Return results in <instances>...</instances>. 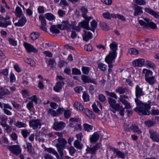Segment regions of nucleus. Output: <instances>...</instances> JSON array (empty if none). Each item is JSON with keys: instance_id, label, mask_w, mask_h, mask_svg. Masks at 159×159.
<instances>
[{"instance_id": "obj_1", "label": "nucleus", "mask_w": 159, "mask_h": 159, "mask_svg": "<svg viewBox=\"0 0 159 159\" xmlns=\"http://www.w3.org/2000/svg\"><path fill=\"white\" fill-rule=\"evenodd\" d=\"M144 95L142 88L137 85L135 88V95L136 98L135 99V102L138 106L134 111L139 112V115H149V113L148 110L150 108L151 106L149 104H144L139 100L138 98H140Z\"/></svg>"}, {"instance_id": "obj_2", "label": "nucleus", "mask_w": 159, "mask_h": 159, "mask_svg": "<svg viewBox=\"0 0 159 159\" xmlns=\"http://www.w3.org/2000/svg\"><path fill=\"white\" fill-rule=\"evenodd\" d=\"M110 47L111 51L109 52V54L105 58L106 62L108 64L111 63L116 57V51L117 49V43L115 42H113L110 44Z\"/></svg>"}, {"instance_id": "obj_3", "label": "nucleus", "mask_w": 159, "mask_h": 159, "mask_svg": "<svg viewBox=\"0 0 159 159\" xmlns=\"http://www.w3.org/2000/svg\"><path fill=\"white\" fill-rule=\"evenodd\" d=\"M58 143L56 144L57 151L59 153L61 158H62L64 156V149L65 148L66 145L67 143L66 141L64 138L58 139Z\"/></svg>"}, {"instance_id": "obj_4", "label": "nucleus", "mask_w": 159, "mask_h": 159, "mask_svg": "<svg viewBox=\"0 0 159 159\" xmlns=\"http://www.w3.org/2000/svg\"><path fill=\"white\" fill-rule=\"evenodd\" d=\"M89 24V20L86 19L85 20H83L80 22L78 24V25L76 26V23L75 22H72L71 24V29L76 30L77 31H80V29L83 28L86 29H89L88 28V26Z\"/></svg>"}, {"instance_id": "obj_5", "label": "nucleus", "mask_w": 159, "mask_h": 159, "mask_svg": "<svg viewBox=\"0 0 159 159\" xmlns=\"http://www.w3.org/2000/svg\"><path fill=\"white\" fill-rule=\"evenodd\" d=\"M143 20L146 21L144 22L142 20H139V23L140 25L145 28L150 27L153 29L157 28L156 25L152 22H149V20L147 18H144Z\"/></svg>"}, {"instance_id": "obj_6", "label": "nucleus", "mask_w": 159, "mask_h": 159, "mask_svg": "<svg viewBox=\"0 0 159 159\" xmlns=\"http://www.w3.org/2000/svg\"><path fill=\"white\" fill-rule=\"evenodd\" d=\"M7 149L14 154L17 156L20 154L21 152V149L20 146L18 145L9 146Z\"/></svg>"}, {"instance_id": "obj_7", "label": "nucleus", "mask_w": 159, "mask_h": 159, "mask_svg": "<svg viewBox=\"0 0 159 159\" xmlns=\"http://www.w3.org/2000/svg\"><path fill=\"white\" fill-rule=\"evenodd\" d=\"M29 124L30 127L34 129L38 128L40 129L41 125V123L39 119H33L29 122Z\"/></svg>"}, {"instance_id": "obj_8", "label": "nucleus", "mask_w": 159, "mask_h": 159, "mask_svg": "<svg viewBox=\"0 0 159 159\" xmlns=\"http://www.w3.org/2000/svg\"><path fill=\"white\" fill-rule=\"evenodd\" d=\"M71 24H70L67 21H63L61 24L57 25V28L61 30L66 29L68 31H71Z\"/></svg>"}, {"instance_id": "obj_9", "label": "nucleus", "mask_w": 159, "mask_h": 159, "mask_svg": "<svg viewBox=\"0 0 159 159\" xmlns=\"http://www.w3.org/2000/svg\"><path fill=\"white\" fill-rule=\"evenodd\" d=\"M108 102L110 105V106L111 107V110H118L119 108V104L116 103V101L111 98H108Z\"/></svg>"}, {"instance_id": "obj_10", "label": "nucleus", "mask_w": 159, "mask_h": 159, "mask_svg": "<svg viewBox=\"0 0 159 159\" xmlns=\"http://www.w3.org/2000/svg\"><path fill=\"white\" fill-rule=\"evenodd\" d=\"M150 138L154 142L159 143V134L157 133L152 129L149 131Z\"/></svg>"}, {"instance_id": "obj_11", "label": "nucleus", "mask_w": 159, "mask_h": 159, "mask_svg": "<svg viewBox=\"0 0 159 159\" xmlns=\"http://www.w3.org/2000/svg\"><path fill=\"white\" fill-rule=\"evenodd\" d=\"M66 124L62 121L55 122L53 126V128L57 131L61 130L65 126Z\"/></svg>"}, {"instance_id": "obj_12", "label": "nucleus", "mask_w": 159, "mask_h": 159, "mask_svg": "<svg viewBox=\"0 0 159 159\" xmlns=\"http://www.w3.org/2000/svg\"><path fill=\"white\" fill-rule=\"evenodd\" d=\"M83 40L84 41L87 42L89 39L92 38V34L89 31H87L84 30L83 33L82 34Z\"/></svg>"}, {"instance_id": "obj_13", "label": "nucleus", "mask_w": 159, "mask_h": 159, "mask_svg": "<svg viewBox=\"0 0 159 159\" xmlns=\"http://www.w3.org/2000/svg\"><path fill=\"white\" fill-rule=\"evenodd\" d=\"M24 46L27 51L29 52H38V50L33 46L29 43H24Z\"/></svg>"}, {"instance_id": "obj_14", "label": "nucleus", "mask_w": 159, "mask_h": 159, "mask_svg": "<svg viewBox=\"0 0 159 159\" xmlns=\"http://www.w3.org/2000/svg\"><path fill=\"white\" fill-rule=\"evenodd\" d=\"M81 79L85 83H90L95 84H97L95 79H92L89 77L84 75H82Z\"/></svg>"}, {"instance_id": "obj_15", "label": "nucleus", "mask_w": 159, "mask_h": 159, "mask_svg": "<svg viewBox=\"0 0 159 159\" xmlns=\"http://www.w3.org/2000/svg\"><path fill=\"white\" fill-rule=\"evenodd\" d=\"M145 62V60L143 59H139L134 61L133 62V65L135 66L142 67L143 65Z\"/></svg>"}, {"instance_id": "obj_16", "label": "nucleus", "mask_w": 159, "mask_h": 159, "mask_svg": "<svg viewBox=\"0 0 159 159\" xmlns=\"http://www.w3.org/2000/svg\"><path fill=\"white\" fill-rule=\"evenodd\" d=\"M26 22V19L24 16H22L19 20L18 22L14 24L15 26L18 27H22L24 26Z\"/></svg>"}, {"instance_id": "obj_17", "label": "nucleus", "mask_w": 159, "mask_h": 159, "mask_svg": "<svg viewBox=\"0 0 159 159\" xmlns=\"http://www.w3.org/2000/svg\"><path fill=\"white\" fill-rule=\"evenodd\" d=\"M142 9V7L136 5H135L134 6V15L136 16L142 14L143 13Z\"/></svg>"}, {"instance_id": "obj_18", "label": "nucleus", "mask_w": 159, "mask_h": 159, "mask_svg": "<svg viewBox=\"0 0 159 159\" xmlns=\"http://www.w3.org/2000/svg\"><path fill=\"white\" fill-rule=\"evenodd\" d=\"M64 84V83L63 81H58L54 87V90L57 92H59V90L62 89V86Z\"/></svg>"}, {"instance_id": "obj_19", "label": "nucleus", "mask_w": 159, "mask_h": 159, "mask_svg": "<svg viewBox=\"0 0 159 159\" xmlns=\"http://www.w3.org/2000/svg\"><path fill=\"white\" fill-rule=\"evenodd\" d=\"M145 11L157 19H159V13L156 12L153 10L148 8H145Z\"/></svg>"}, {"instance_id": "obj_20", "label": "nucleus", "mask_w": 159, "mask_h": 159, "mask_svg": "<svg viewBox=\"0 0 159 159\" xmlns=\"http://www.w3.org/2000/svg\"><path fill=\"white\" fill-rule=\"evenodd\" d=\"M112 150L116 154V156L121 158L123 159L125 157V154L124 152L119 151L118 149L113 148Z\"/></svg>"}, {"instance_id": "obj_21", "label": "nucleus", "mask_w": 159, "mask_h": 159, "mask_svg": "<svg viewBox=\"0 0 159 159\" xmlns=\"http://www.w3.org/2000/svg\"><path fill=\"white\" fill-rule=\"evenodd\" d=\"M98 148V145H96L92 148L87 147L86 151L88 153L91 154H95Z\"/></svg>"}, {"instance_id": "obj_22", "label": "nucleus", "mask_w": 159, "mask_h": 159, "mask_svg": "<svg viewBox=\"0 0 159 159\" xmlns=\"http://www.w3.org/2000/svg\"><path fill=\"white\" fill-rule=\"evenodd\" d=\"M10 110L12 109V107L9 105H5V108L3 109V111L4 113L8 116H11L12 114V112L8 110Z\"/></svg>"}, {"instance_id": "obj_23", "label": "nucleus", "mask_w": 159, "mask_h": 159, "mask_svg": "<svg viewBox=\"0 0 159 159\" xmlns=\"http://www.w3.org/2000/svg\"><path fill=\"white\" fill-rule=\"evenodd\" d=\"M129 128L131 131L137 133L138 134H140L142 133L141 130L137 125H133L129 127Z\"/></svg>"}, {"instance_id": "obj_24", "label": "nucleus", "mask_w": 159, "mask_h": 159, "mask_svg": "<svg viewBox=\"0 0 159 159\" xmlns=\"http://www.w3.org/2000/svg\"><path fill=\"white\" fill-rule=\"evenodd\" d=\"M85 114L89 118L91 119H94L95 117V116L93 114V112L88 109H84V111Z\"/></svg>"}, {"instance_id": "obj_25", "label": "nucleus", "mask_w": 159, "mask_h": 159, "mask_svg": "<svg viewBox=\"0 0 159 159\" xmlns=\"http://www.w3.org/2000/svg\"><path fill=\"white\" fill-rule=\"evenodd\" d=\"M99 137V135L97 133H94L90 137V141L91 143L95 142L98 141Z\"/></svg>"}, {"instance_id": "obj_26", "label": "nucleus", "mask_w": 159, "mask_h": 159, "mask_svg": "<svg viewBox=\"0 0 159 159\" xmlns=\"http://www.w3.org/2000/svg\"><path fill=\"white\" fill-rule=\"evenodd\" d=\"M45 150L47 152L50 153H52L55 155L57 159L59 158V156L56 150L52 148H46L45 149Z\"/></svg>"}, {"instance_id": "obj_27", "label": "nucleus", "mask_w": 159, "mask_h": 159, "mask_svg": "<svg viewBox=\"0 0 159 159\" xmlns=\"http://www.w3.org/2000/svg\"><path fill=\"white\" fill-rule=\"evenodd\" d=\"M15 13L16 16L18 17H22V16H24L22 14V11L21 9L19 6H17L16 7Z\"/></svg>"}, {"instance_id": "obj_28", "label": "nucleus", "mask_w": 159, "mask_h": 159, "mask_svg": "<svg viewBox=\"0 0 159 159\" xmlns=\"http://www.w3.org/2000/svg\"><path fill=\"white\" fill-rule=\"evenodd\" d=\"M145 80L147 82L151 85H153L156 81V80L155 79V77L154 76L147 78H145Z\"/></svg>"}, {"instance_id": "obj_29", "label": "nucleus", "mask_w": 159, "mask_h": 159, "mask_svg": "<svg viewBox=\"0 0 159 159\" xmlns=\"http://www.w3.org/2000/svg\"><path fill=\"white\" fill-rule=\"evenodd\" d=\"M39 35L40 34L39 33L34 32L30 34V37L32 40L34 41L39 38Z\"/></svg>"}, {"instance_id": "obj_30", "label": "nucleus", "mask_w": 159, "mask_h": 159, "mask_svg": "<svg viewBox=\"0 0 159 159\" xmlns=\"http://www.w3.org/2000/svg\"><path fill=\"white\" fill-rule=\"evenodd\" d=\"M143 73L145 74V78L151 77L152 74V71L146 69H144L143 70Z\"/></svg>"}, {"instance_id": "obj_31", "label": "nucleus", "mask_w": 159, "mask_h": 159, "mask_svg": "<svg viewBox=\"0 0 159 159\" xmlns=\"http://www.w3.org/2000/svg\"><path fill=\"white\" fill-rule=\"evenodd\" d=\"M11 25V22L10 21H5L2 22L0 21V27L6 28L8 25Z\"/></svg>"}, {"instance_id": "obj_32", "label": "nucleus", "mask_w": 159, "mask_h": 159, "mask_svg": "<svg viewBox=\"0 0 159 159\" xmlns=\"http://www.w3.org/2000/svg\"><path fill=\"white\" fill-rule=\"evenodd\" d=\"M57 25H52L50 28V30L51 32L53 33L58 34L60 32V31L57 29Z\"/></svg>"}, {"instance_id": "obj_33", "label": "nucleus", "mask_w": 159, "mask_h": 159, "mask_svg": "<svg viewBox=\"0 0 159 159\" xmlns=\"http://www.w3.org/2000/svg\"><path fill=\"white\" fill-rule=\"evenodd\" d=\"M74 146L77 149L81 150L83 147V145L81 143V141L78 140H75L74 143Z\"/></svg>"}, {"instance_id": "obj_34", "label": "nucleus", "mask_w": 159, "mask_h": 159, "mask_svg": "<svg viewBox=\"0 0 159 159\" xmlns=\"http://www.w3.org/2000/svg\"><path fill=\"white\" fill-rule=\"evenodd\" d=\"M112 16L113 18H118L120 20L123 21H125L126 20V19L125 17L122 15H120L118 14H113V15Z\"/></svg>"}, {"instance_id": "obj_35", "label": "nucleus", "mask_w": 159, "mask_h": 159, "mask_svg": "<svg viewBox=\"0 0 159 159\" xmlns=\"http://www.w3.org/2000/svg\"><path fill=\"white\" fill-rule=\"evenodd\" d=\"M75 107L78 110L82 111L84 109V107L82 104L78 102H76L74 103Z\"/></svg>"}, {"instance_id": "obj_36", "label": "nucleus", "mask_w": 159, "mask_h": 159, "mask_svg": "<svg viewBox=\"0 0 159 159\" xmlns=\"http://www.w3.org/2000/svg\"><path fill=\"white\" fill-rule=\"evenodd\" d=\"M100 25L102 29L105 30H109V28L108 26L106 23L103 21H100Z\"/></svg>"}, {"instance_id": "obj_37", "label": "nucleus", "mask_w": 159, "mask_h": 159, "mask_svg": "<svg viewBox=\"0 0 159 159\" xmlns=\"http://www.w3.org/2000/svg\"><path fill=\"white\" fill-rule=\"evenodd\" d=\"M45 17L49 20H51L55 19V16L51 13H47L45 15Z\"/></svg>"}, {"instance_id": "obj_38", "label": "nucleus", "mask_w": 159, "mask_h": 159, "mask_svg": "<svg viewBox=\"0 0 159 159\" xmlns=\"http://www.w3.org/2000/svg\"><path fill=\"white\" fill-rule=\"evenodd\" d=\"M119 109L118 110H111V111L114 113H115L116 111H119L120 115L122 116H124L125 109L122 108L120 105H119Z\"/></svg>"}, {"instance_id": "obj_39", "label": "nucleus", "mask_w": 159, "mask_h": 159, "mask_svg": "<svg viewBox=\"0 0 159 159\" xmlns=\"http://www.w3.org/2000/svg\"><path fill=\"white\" fill-rule=\"evenodd\" d=\"M107 66L105 64L99 63L98 64V67L102 71H105L107 70Z\"/></svg>"}, {"instance_id": "obj_40", "label": "nucleus", "mask_w": 159, "mask_h": 159, "mask_svg": "<svg viewBox=\"0 0 159 159\" xmlns=\"http://www.w3.org/2000/svg\"><path fill=\"white\" fill-rule=\"evenodd\" d=\"M15 125L16 127L19 128H25L26 126L25 123H24L19 121L16 122Z\"/></svg>"}, {"instance_id": "obj_41", "label": "nucleus", "mask_w": 159, "mask_h": 159, "mask_svg": "<svg viewBox=\"0 0 159 159\" xmlns=\"http://www.w3.org/2000/svg\"><path fill=\"white\" fill-rule=\"evenodd\" d=\"M83 126L84 129L88 132H90L93 129V126L87 124H84Z\"/></svg>"}, {"instance_id": "obj_42", "label": "nucleus", "mask_w": 159, "mask_h": 159, "mask_svg": "<svg viewBox=\"0 0 159 159\" xmlns=\"http://www.w3.org/2000/svg\"><path fill=\"white\" fill-rule=\"evenodd\" d=\"M126 89L125 88L120 87L118 88L116 90V93H119L120 94H123L125 92Z\"/></svg>"}, {"instance_id": "obj_43", "label": "nucleus", "mask_w": 159, "mask_h": 159, "mask_svg": "<svg viewBox=\"0 0 159 159\" xmlns=\"http://www.w3.org/2000/svg\"><path fill=\"white\" fill-rule=\"evenodd\" d=\"M11 102L14 107L16 109H20L21 108V105L20 104L17 103L16 102L14 101H11Z\"/></svg>"}, {"instance_id": "obj_44", "label": "nucleus", "mask_w": 159, "mask_h": 159, "mask_svg": "<svg viewBox=\"0 0 159 159\" xmlns=\"http://www.w3.org/2000/svg\"><path fill=\"white\" fill-rule=\"evenodd\" d=\"M0 89L1 90L0 91V95L2 97L3 96L8 95L10 92L7 89H3L2 88H1Z\"/></svg>"}, {"instance_id": "obj_45", "label": "nucleus", "mask_w": 159, "mask_h": 159, "mask_svg": "<svg viewBox=\"0 0 159 159\" xmlns=\"http://www.w3.org/2000/svg\"><path fill=\"white\" fill-rule=\"evenodd\" d=\"M80 10L83 13L82 14V16L84 18H85V20H86V19H88L89 20L88 18H86V14L87 13V9L84 7H82L81 8Z\"/></svg>"}, {"instance_id": "obj_46", "label": "nucleus", "mask_w": 159, "mask_h": 159, "mask_svg": "<svg viewBox=\"0 0 159 159\" xmlns=\"http://www.w3.org/2000/svg\"><path fill=\"white\" fill-rule=\"evenodd\" d=\"M39 19L41 21V25L43 26H46V21L44 16L41 15H39Z\"/></svg>"}, {"instance_id": "obj_47", "label": "nucleus", "mask_w": 159, "mask_h": 159, "mask_svg": "<svg viewBox=\"0 0 159 159\" xmlns=\"http://www.w3.org/2000/svg\"><path fill=\"white\" fill-rule=\"evenodd\" d=\"M82 97L84 102H88L89 100V95L86 92L83 93Z\"/></svg>"}, {"instance_id": "obj_48", "label": "nucleus", "mask_w": 159, "mask_h": 159, "mask_svg": "<svg viewBox=\"0 0 159 159\" xmlns=\"http://www.w3.org/2000/svg\"><path fill=\"white\" fill-rule=\"evenodd\" d=\"M21 133L25 138H26L30 134V132L27 130L24 129L21 130Z\"/></svg>"}, {"instance_id": "obj_49", "label": "nucleus", "mask_w": 159, "mask_h": 159, "mask_svg": "<svg viewBox=\"0 0 159 159\" xmlns=\"http://www.w3.org/2000/svg\"><path fill=\"white\" fill-rule=\"evenodd\" d=\"M129 53L131 55H137L139 53V51L137 49L131 48L129 50Z\"/></svg>"}, {"instance_id": "obj_50", "label": "nucleus", "mask_w": 159, "mask_h": 159, "mask_svg": "<svg viewBox=\"0 0 159 159\" xmlns=\"http://www.w3.org/2000/svg\"><path fill=\"white\" fill-rule=\"evenodd\" d=\"M113 14H111L109 12H106L102 14V16L103 17L107 19H110L111 17L112 18V15Z\"/></svg>"}, {"instance_id": "obj_51", "label": "nucleus", "mask_w": 159, "mask_h": 159, "mask_svg": "<svg viewBox=\"0 0 159 159\" xmlns=\"http://www.w3.org/2000/svg\"><path fill=\"white\" fill-rule=\"evenodd\" d=\"M145 123L148 127H151L156 123V122L154 121L148 120L145 121Z\"/></svg>"}, {"instance_id": "obj_52", "label": "nucleus", "mask_w": 159, "mask_h": 159, "mask_svg": "<svg viewBox=\"0 0 159 159\" xmlns=\"http://www.w3.org/2000/svg\"><path fill=\"white\" fill-rule=\"evenodd\" d=\"M48 113L53 117L57 116L56 112L52 109H49L48 110Z\"/></svg>"}, {"instance_id": "obj_53", "label": "nucleus", "mask_w": 159, "mask_h": 159, "mask_svg": "<svg viewBox=\"0 0 159 159\" xmlns=\"http://www.w3.org/2000/svg\"><path fill=\"white\" fill-rule=\"evenodd\" d=\"M105 92L108 96L113 98L116 99H117V96L115 93L110 92L107 91H105Z\"/></svg>"}, {"instance_id": "obj_54", "label": "nucleus", "mask_w": 159, "mask_h": 159, "mask_svg": "<svg viewBox=\"0 0 159 159\" xmlns=\"http://www.w3.org/2000/svg\"><path fill=\"white\" fill-rule=\"evenodd\" d=\"M90 69V68L86 66H82V70L83 73L86 74H88Z\"/></svg>"}, {"instance_id": "obj_55", "label": "nucleus", "mask_w": 159, "mask_h": 159, "mask_svg": "<svg viewBox=\"0 0 159 159\" xmlns=\"http://www.w3.org/2000/svg\"><path fill=\"white\" fill-rule=\"evenodd\" d=\"M72 74L75 75H80L81 74L80 70L77 68H74L72 69Z\"/></svg>"}, {"instance_id": "obj_56", "label": "nucleus", "mask_w": 159, "mask_h": 159, "mask_svg": "<svg viewBox=\"0 0 159 159\" xmlns=\"http://www.w3.org/2000/svg\"><path fill=\"white\" fill-rule=\"evenodd\" d=\"M8 41L10 44L11 45L14 46H16L17 45L16 41L14 39L9 38L8 39Z\"/></svg>"}, {"instance_id": "obj_57", "label": "nucleus", "mask_w": 159, "mask_h": 159, "mask_svg": "<svg viewBox=\"0 0 159 159\" xmlns=\"http://www.w3.org/2000/svg\"><path fill=\"white\" fill-rule=\"evenodd\" d=\"M145 64L149 68H153L155 66V64L153 63L148 60L146 61Z\"/></svg>"}, {"instance_id": "obj_58", "label": "nucleus", "mask_w": 159, "mask_h": 159, "mask_svg": "<svg viewBox=\"0 0 159 159\" xmlns=\"http://www.w3.org/2000/svg\"><path fill=\"white\" fill-rule=\"evenodd\" d=\"M26 107L30 111L31 109L34 107L33 102L32 101L29 102L26 105Z\"/></svg>"}, {"instance_id": "obj_59", "label": "nucleus", "mask_w": 159, "mask_h": 159, "mask_svg": "<svg viewBox=\"0 0 159 159\" xmlns=\"http://www.w3.org/2000/svg\"><path fill=\"white\" fill-rule=\"evenodd\" d=\"M135 3L140 5H143L146 4V2L144 0H135Z\"/></svg>"}, {"instance_id": "obj_60", "label": "nucleus", "mask_w": 159, "mask_h": 159, "mask_svg": "<svg viewBox=\"0 0 159 159\" xmlns=\"http://www.w3.org/2000/svg\"><path fill=\"white\" fill-rule=\"evenodd\" d=\"M30 99L31 100V101L34 102L35 103L37 104L39 99L37 96L35 95H33L30 98Z\"/></svg>"}, {"instance_id": "obj_61", "label": "nucleus", "mask_w": 159, "mask_h": 159, "mask_svg": "<svg viewBox=\"0 0 159 159\" xmlns=\"http://www.w3.org/2000/svg\"><path fill=\"white\" fill-rule=\"evenodd\" d=\"M26 147L27 148V151L29 152H32V146L31 144L29 143H27Z\"/></svg>"}, {"instance_id": "obj_62", "label": "nucleus", "mask_w": 159, "mask_h": 159, "mask_svg": "<svg viewBox=\"0 0 159 159\" xmlns=\"http://www.w3.org/2000/svg\"><path fill=\"white\" fill-rule=\"evenodd\" d=\"M65 117L66 118H68L70 117L71 115L70 112L69 110L65 111L64 112Z\"/></svg>"}, {"instance_id": "obj_63", "label": "nucleus", "mask_w": 159, "mask_h": 159, "mask_svg": "<svg viewBox=\"0 0 159 159\" xmlns=\"http://www.w3.org/2000/svg\"><path fill=\"white\" fill-rule=\"evenodd\" d=\"M55 64H56V61L54 59H51L49 60L48 61V65L51 67H52Z\"/></svg>"}, {"instance_id": "obj_64", "label": "nucleus", "mask_w": 159, "mask_h": 159, "mask_svg": "<svg viewBox=\"0 0 159 159\" xmlns=\"http://www.w3.org/2000/svg\"><path fill=\"white\" fill-rule=\"evenodd\" d=\"M98 99L100 102H103L106 100V98L103 94H100L98 96Z\"/></svg>"}]
</instances>
